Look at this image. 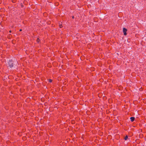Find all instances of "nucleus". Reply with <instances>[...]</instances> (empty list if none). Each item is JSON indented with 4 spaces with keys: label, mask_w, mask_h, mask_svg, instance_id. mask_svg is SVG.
I'll return each mask as SVG.
<instances>
[{
    "label": "nucleus",
    "mask_w": 146,
    "mask_h": 146,
    "mask_svg": "<svg viewBox=\"0 0 146 146\" xmlns=\"http://www.w3.org/2000/svg\"><path fill=\"white\" fill-rule=\"evenodd\" d=\"M8 64L9 66L11 68L13 66V61L11 60H9Z\"/></svg>",
    "instance_id": "f257e3e1"
},
{
    "label": "nucleus",
    "mask_w": 146,
    "mask_h": 146,
    "mask_svg": "<svg viewBox=\"0 0 146 146\" xmlns=\"http://www.w3.org/2000/svg\"><path fill=\"white\" fill-rule=\"evenodd\" d=\"M127 31V30L126 29L124 28L123 29V33L124 35H127L126 32Z\"/></svg>",
    "instance_id": "f03ea898"
},
{
    "label": "nucleus",
    "mask_w": 146,
    "mask_h": 146,
    "mask_svg": "<svg viewBox=\"0 0 146 146\" xmlns=\"http://www.w3.org/2000/svg\"><path fill=\"white\" fill-rule=\"evenodd\" d=\"M131 121H133L135 120V117H131L130 118Z\"/></svg>",
    "instance_id": "7ed1b4c3"
},
{
    "label": "nucleus",
    "mask_w": 146,
    "mask_h": 146,
    "mask_svg": "<svg viewBox=\"0 0 146 146\" xmlns=\"http://www.w3.org/2000/svg\"><path fill=\"white\" fill-rule=\"evenodd\" d=\"M128 138V136H126L125 137V138H124V139H125V140H126Z\"/></svg>",
    "instance_id": "20e7f679"
},
{
    "label": "nucleus",
    "mask_w": 146,
    "mask_h": 146,
    "mask_svg": "<svg viewBox=\"0 0 146 146\" xmlns=\"http://www.w3.org/2000/svg\"><path fill=\"white\" fill-rule=\"evenodd\" d=\"M59 26L60 28H61L62 27V24H59Z\"/></svg>",
    "instance_id": "39448f33"
},
{
    "label": "nucleus",
    "mask_w": 146,
    "mask_h": 146,
    "mask_svg": "<svg viewBox=\"0 0 146 146\" xmlns=\"http://www.w3.org/2000/svg\"><path fill=\"white\" fill-rule=\"evenodd\" d=\"M49 81L50 82H52V80H51V79H50L49 80Z\"/></svg>",
    "instance_id": "423d86ee"
},
{
    "label": "nucleus",
    "mask_w": 146,
    "mask_h": 146,
    "mask_svg": "<svg viewBox=\"0 0 146 146\" xmlns=\"http://www.w3.org/2000/svg\"><path fill=\"white\" fill-rule=\"evenodd\" d=\"M39 40H39V39L38 38L37 39V41L38 42H39Z\"/></svg>",
    "instance_id": "0eeeda50"
},
{
    "label": "nucleus",
    "mask_w": 146,
    "mask_h": 146,
    "mask_svg": "<svg viewBox=\"0 0 146 146\" xmlns=\"http://www.w3.org/2000/svg\"><path fill=\"white\" fill-rule=\"evenodd\" d=\"M22 31V29H20V30H19V31Z\"/></svg>",
    "instance_id": "6e6552de"
},
{
    "label": "nucleus",
    "mask_w": 146,
    "mask_h": 146,
    "mask_svg": "<svg viewBox=\"0 0 146 146\" xmlns=\"http://www.w3.org/2000/svg\"><path fill=\"white\" fill-rule=\"evenodd\" d=\"M11 31H9V32L10 33H11Z\"/></svg>",
    "instance_id": "1a4fd4ad"
},
{
    "label": "nucleus",
    "mask_w": 146,
    "mask_h": 146,
    "mask_svg": "<svg viewBox=\"0 0 146 146\" xmlns=\"http://www.w3.org/2000/svg\"><path fill=\"white\" fill-rule=\"evenodd\" d=\"M72 18H73V19H74V17L73 16L72 17Z\"/></svg>",
    "instance_id": "9d476101"
}]
</instances>
